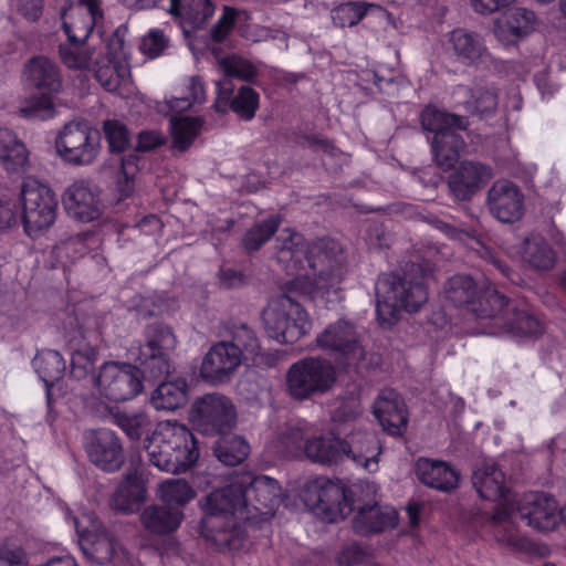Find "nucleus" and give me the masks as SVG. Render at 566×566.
<instances>
[{"label":"nucleus","instance_id":"19","mask_svg":"<svg viewBox=\"0 0 566 566\" xmlns=\"http://www.w3.org/2000/svg\"><path fill=\"white\" fill-rule=\"evenodd\" d=\"M492 177L493 170L490 166L480 161L464 160L449 175L448 187L455 200L468 201Z\"/></svg>","mask_w":566,"mask_h":566},{"label":"nucleus","instance_id":"29","mask_svg":"<svg viewBox=\"0 0 566 566\" xmlns=\"http://www.w3.org/2000/svg\"><path fill=\"white\" fill-rule=\"evenodd\" d=\"M429 222L434 228L440 230L442 233H444L450 239L459 240V241H462V242H465V243L468 241H471L472 242V244H471L472 249L478 250V252L481 254V256L489 258L490 261L492 262V264L505 277H507V279L513 281V277H512L513 271L511 270V268L506 263H504L501 260L496 259L492 254L491 250L488 247L484 245V243L482 241V238H481V234L476 230L470 229V228H461V227H458L455 224H451V223H449L447 221H443L441 219H438L436 217L431 218L429 220Z\"/></svg>","mask_w":566,"mask_h":566},{"label":"nucleus","instance_id":"3","mask_svg":"<svg viewBox=\"0 0 566 566\" xmlns=\"http://www.w3.org/2000/svg\"><path fill=\"white\" fill-rule=\"evenodd\" d=\"M149 462L170 473L187 471L199 458L191 431L177 421H161L145 446Z\"/></svg>","mask_w":566,"mask_h":566},{"label":"nucleus","instance_id":"10","mask_svg":"<svg viewBox=\"0 0 566 566\" xmlns=\"http://www.w3.org/2000/svg\"><path fill=\"white\" fill-rule=\"evenodd\" d=\"M352 495V491L340 481L318 480L305 490L304 502L316 516L335 523L354 511Z\"/></svg>","mask_w":566,"mask_h":566},{"label":"nucleus","instance_id":"31","mask_svg":"<svg viewBox=\"0 0 566 566\" xmlns=\"http://www.w3.org/2000/svg\"><path fill=\"white\" fill-rule=\"evenodd\" d=\"M0 164L9 174H24L30 167L29 151L10 129L0 128Z\"/></svg>","mask_w":566,"mask_h":566},{"label":"nucleus","instance_id":"33","mask_svg":"<svg viewBox=\"0 0 566 566\" xmlns=\"http://www.w3.org/2000/svg\"><path fill=\"white\" fill-rule=\"evenodd\" d=\"M182 520V510L167 505H149L140 514L144 528L155 535H167L175 532Z\"/></svg>","mask_w":566,"mask_h":566},{"label":"nucleus","instance_id":"34","mask_svg":"<svg viewBox=\"0 0 566 566\" xmlns=\"http://www.w3.org/2000/svg\"><path fill=\"white\" fill-rule=\"evenodd\" d=\"M145 500V489L136 471L128 472L109 500L112 509L122 513H134Z\"/></svg>","mask_w":566,"mask_h":566},{"label":"nucleus","instance_id":"52","mask_svg":"<svg viewBox=\"0 0 566 566\" xmlns=\"http://www.w3.org/2000/svg\"><path fill=\"white\" fill-rule=\"evenodd\" d=\"M114 422L132 440H138L149 427L150 421L145 412H117Z\"/></svg>","mask_w":566,"mask_h":566},{"label":"nucleus","instance_id":"9","mask_svg":"<svg viewBox=\"0 0 566 566\" xmlns=\"http://www.w3.org/2000/svg\"><path fill=\"white\" fill-rule=\"evenodd\" d=\"M223 80L217 82L218 95L213 107L219 113L228 109L248 119V61L232 54L218 59Z\"/></svg>","mask_w":566,"mask_h":566},{"label":"nucleus","instance_id":"37","mask_svg":"<svg viewBox=\"0 0 566 566\" xmlns=\"http://www.w3.org/2000/svg\"><path fill=\"white\" fill-rule=\"evenodd\" d=\"M509 310L511 312L501 335L507 334L515 338L533 339L542 334V323L526 307H521L514 302Z\"/></svg>","mask_w":566,"mask_h":566},{"label":"nucleus","instance_id":"2","mask_svg":"<svg viewBox=\"0 0 566 566\" xmlns=\"http://www.w3.org/2000/svg\"><path fill=\"white\" fill-rule=\"evenodd\" d=\"M431 274V264L423 260L378 279L376 312L381 326L390 327L399 319L402 310L416 312L427 302V282Z\"/></svg>","mask_w":566,"mask_h":566},{"label":"nucleus","instance_id":"61","mask_svg":"<svg viewBox=\"0 0 566 566\" xmlns=\"http://www.w3.org/2000/svg\"><path fill=\"white\" fill-rule=\"evenodd\" d=\"M235 15L237 12L234 9L224 7L223 14L211 31V36L216 42H221L224 40L233 27Z\"/></svg>","mask_w":566,"mask_h":566},{"label":"nucleus","instance_id":"42","mask_svg":"<svg viewBox=\"0 0 566 566\" xmlns=\"http://www.w3.org/2000/svg\"><path fill=\"white\" fill-rule=\"evenodd\" d=\"M61 61L69 69L88 70L92 67L97 53L95 49H91L86 41H72L61 43L59 48Z\"/></svg>","mask_w":566,"mask_h":566},{"label":"nucleus","instance_id":"25","mask_svg":"<svg viewBox=\"0 0 566 566\" xmlns=\"http://www.w3.org/2000/svg\"><path fill=\"white\" fill-rule=\"evenodd\" d=\"M282 490L279 482L268 475L250 473V505L261 521L271 518L280 505Z\"/></svg>","mask_w":566,"mask_h":566},{"label":"nucleus","instance_id":"64","mask_svg":"<svg viewBox=\"0 0 566 566\" xmlns=\"http://www.w3.org/2000/svg\"><path fill=\"white\" fill-rule=\"evenodd\" d=\"M219 283L226 289H234L244 284V274L230 268H221L219 271Z\"/></svg>","mask_w":566,"mask_h":566},{"label":"nucleus","instance_id":"47","mask_svg":"<svg viewBox=\"0 0 566 566\" xmlns=\"http://www.w3.org/2000/svg\"><path fill=\"white\" fill-rule=\"evenodd\" d=\"M195 495V490L184 479H168L159 485V497L168 507L181 510Z\"/></svg>","mask_w":566,"mask_h":566},{"label":"nucleus","instance_id":"32","mask_svg":"<svg viewBox=\"0 0 566 566\" xmlns=\"http://www.w3.org/2000/svg\"><path fill=\"white\" fill-rule=\"evenodd\" d=\"M505 475L494 462H482L472 474V483L479 495L489 501L505 497Z\"/></svg>","mask_w":566,"mask_h":566},{"label":"nucleus","instance_id":"62","mask_svg":"<svg viewBox=\"0 0 566 566\" xmlns=\"http://www.w3.org/2000/svg\"><path fill=\"white\" fill-rule=\"evenodd\" d=\"M105 56H101L108 62H127L125 44L123 39L117 35L112 36L104 48Z\"/></svg>","mask_w":566,"mask_h":566},{"label":"nucleus","instance_id":"8","mask_svg":"<svg viewBox=\"0 0 566 566\" xmlns=\"http://www.w3.org/2000/svg\"><path fill=\"white\" fill-rule=\"evenodd\" d=\"M20 201L25 233L36 239L54 222L57 200L54 192L38 179L25 178L21 185Z\"/></svg>","mask_w":566,"mask_h":566},{"label":"nucleus","instance_id":"27","mask_svg":"<svg viewBox=\"0 0 566 566\" xmlns=\"http://www.w3.org/2000/svg\"><path fill=\"white\" fill-rule=\"evenodd\" d=\"M398 524L396 510L378 503H366L358 507L353 520V528L359 535H368L394 528Z\"/></svg>","mask_w":566,"mask_h":566},{"label":"nucleus","instance_id":"5","mask_svg":"<svg viewBox=\"0 0 566 566\" xmlns=\"http://www.w3.org/2000/svg\"><path fill=\"white\" fill-rule=\"evenodd\" d=\"M247 482L244 479L232 482L222 489L212 491L206 499L205 510L208 515L239 516L242 524L229 522V530H221L211 538L219 545H226L231 549L241 547L247 538Z\"/></svg>","mask_w":566,"mask_h":566},{"label":"nucleus","instance_id":"57","mask_svg":"<svg viewBox=\"0 0 566 566\" xmlns=\"http://www.w3.org/2000/svg\"><path fill=\"white\" fill-rule=\"evenodd\" d=\"M94 239L95 237L88 232L77 233L57 244L54 251L57 255L66 256H70V251H74L81 256L86 252L87 243Z\"/></svg>","mask_w":566,"mask_h":566},{"label":"nucleus","instance_id":"1","mask_svg":"<svg viewBox=\"0 0 566 566\" xmlns=\"http://www.w3.org/2000/svg\"><path fill=\"white\" fill-rule=\"evenodd\" d=\"M276 243L277 262L294 277L286 284L287 292L269 301L261 317L270 338L279 344H293L310 332L312 324L292 294L298 292L312 298L336 294L347 273V255L334 239L308 243L289 228L281 231Z\"/></svg>","mask_w":566,"mask_h":566},{"label":"nucleus","instance_id":"55","mask_svg":"<svg viewBox=\"0 0 566 566\" xmlns=\"http://www.w3.org/2000/svg\"><path fill=\"white\" fill-rule=\"evenodd\" d=\"M104 133L112 151L120 153L128 144V130L116 120H106L104 123Z\"/></svg>","mask_w":566,"mask_h":566},{"label":"nucleus","instance_id":"41","mask_svg":"<svg viewBox=\"0 0 566 566\" xmlns=\"http://www.w3.org/2000/svg\"><path fill=\"white\" fill-rule=\"evenodd\" d=\"M522 256L536 270H551L556 261V254L548 242L541 235H531L523 242Z\"/></svg>","mask_w":566,"mask_h":566},{"label":"nucleus","instance_id":"40","mask_svg":"<svg viewBox=\"0 0 566 566\" xmlns=\"http://www.w3.org/2000/svg\"><path fill=\"white\" fill-rule=\"evenodd\" d=\"M240 363V356H205L200 376L210 385L223 384L231 379Z\"/></svg>","mask_w":566,"mask_h":566},{"label":"nucleus","instance_id":"56","mask_svg":"<svg viewBox=\"0 0 566 566\" xmlns=\"http://www.w3.org/2000/svg\"><path fill=\"white\" fill-rule=\"evenodd\" d=\"M168 39L163 31L153 29L140 42V51L150 59L159 56L168 46Z\"/></svg>","mask_w":566,"mask_h":566},{"label":"nucleus","instance_id":"63","mask_svg":"<svg viewBox=\"0 0 566 566\" xmlns=\"http://www.w3.org/2000/svg\"><path fill=\"white\" fill-rule=\"evenodd\" d=\"M17 10L29 21H36L43 11V0H18Z\"/></svg>","mask_w":566,"mask_h":566},{"label":"nucleus","instance_id":"60","mask_svg":"<svg viewBox=\"0 0 566 566\" xmlns=\"http://www.w3.org/2000/svg\"><path fill=\"white\" fill-rule=\"evenodd\" d=\"M365 242L370 250H381L389 244V235L382 224L373 222L365 233Z\"/></svg>","mask_w":566,"mask_h":566},{"label":"nucleus","instance_id":"59","mask_svg":"<svg viewBox=\"0 0 566 566\" xmlns=\"http://www.w3.org/2000/svg\"><path fill=\"white\" fill-rule=\"evenodd\" d=\"M66 373L74 379H83L94 370L95 356H67Z\"/></svg>","mask_w":566,"mask_h":566},{"label":"nucleus","instance_id":"30","mask_svg":"<svg viewBox=\"0 0 566 566\" xmlns=\"http://www.w3.org/2000/svg\"><path fill=\"white\" fill-rule=\"evenodd\" d=\"M535 24V14L525 8L507 10L495 23L494 34L503 44L514 43L518 38L528 34Z\"/></svg>","mask_w":566,"mask_h":566},{"label":"nucleus","instance_id":"6","mask_svg":"<svg viewBox=\"0 0 566 566\" xmlns=\"http://www.w3.org/2000/svg\"><path fill=\"white\" fill-rule=\"evenodd\" d=\"M336 381L334 365L321 357L306 356L294 363L286 374V391L303 401L329 391Z\"/></svg>","mask_w":566,"mask_h":566},{"label":"nucleus","instance_id":"22","mask_svg":"<svg viewBox=\"0 0 566 566\" xmlns=\"http://www.w3.org/2000/svg\"><path fill=\"white\" fill-rule=\"evenodd\" d=\"M513 305V301L506 298L496 290L488 289L480 292L470 313H472L478 321L489 322L484 333L490 335H501L511 312L509 307Z\"/></svg>","mask_w":566,"mask_h":566},{"label":"nucleus","instance_id":"38","mask_svg":"<svg viewBox=\"0 0 566 566\" xmlns=\"http://www.w3.org/2000/svg\"><path fill=\"white\" fill-rule=\"evenodd\" d=\"M188 400L187 382L182 378L161 382L153 392L150 402L157 410H176Z\"/></svg>","mask_w":566,"mask_h":566},{"label":"nucleus","instance_id":"36","mask_svg":"<svg viewBox=\"0 0 566 566\" xmlns=\"http://www.w3.org/2000/svg\"><path fill=\"white\" fill-rule=\"evenodd\" d=\"M485 525L497 543L516 549H523L525 547V541L517 533L512 521V515L507 510L497 509L492 514H486Z\"/></svg>","mask_w":566,"mask_h":566},{"label":"nucleus","instance_id":"17","mask_svg":"<svg viewBox=\"0 0 566 566\" xmlns=\"http://www.w3.org/2000/svg\"><path fill=\"white\" fill-rule=\"evenodd\" d=\"M486 207L502 223L518 221L524 212V196L512 181L499 179L488 190Z\"/></svg>","mask_w":566,"mask_h":566},{"label":"nucleus","instance_id":"28","mask_svg":"<svg viewBox=\"0 0 566 566\" xmlns=\"http://www.w3.org/2000/svg\"><path fill=\"white\" fill-rule=\"evenodd\" d=\"M102 53L95 57L92 67L96 81L111 93L125 96L132 92V77L128 62H108L101 59Z\"/></svg>","mask_w":566,"mask_h":566},{"label":"nucleus","instance_id":"58","mask_svg":"<svg viewBox=\"0 0 566 566\" xmlns=\"http://www.w3.org/2000/svg\"><path fill=\"white\" fill-rule=\"evenodd\" d=\"M137 171V157L134 155L124 156L120 159V174L124 178H118V190L122 197H128L133 191V178Z\"/></svg>","mask_w":566,"mask_h":566},{"label":"nucleus","instance_id":"50","mask_svg":"<svg viewBox=\"0 0 566 566\" xmlns=\"http://www.w3.org/2000/svg\"><path fill=\"white\" fill-rule=\"evenodd\" d=\"M67 10L69 8L65 6L61 9L62 25L67 40L86 41L93 31L97 17L77 11L74 21L70 22L66 17Z\"/></svg>","mask_w":566,"mask_h":566},{"label":"nucleus","instance_id":"53","mask_svg":"<svg viewBox=\"0 0 566 566\" xmlns=\"http://www.w3.org/2000/svg\"><path fill=\"white\" fill-rule=\"evenodd\" d=\"M279 224L280 218L274 214L258 218L250 228V251L264 244L276 232Z\"/></svg>","mask_w":566,"mask_h":566},{"label":"nucleus","instance_id":"35","mask_svg":"<svg viewBox=\"0 0 566 566\" xmlns=\"http://www.w3.org/2000/svg\"><path fill=\"white\" fill-rule=\"evenodd\" d=\"M480 289L472 276L457 274L443 285V297L454 307H465L469 312L480 294Z\"/></svg>","mask_w":566,"mask_h":566},{"label":"nucleus","instance_id":"39","mask_svg":"<svg viewBox=\"0 0 566 566\" xmlns=\"http://www.w3.org/2000/svg\"><path fill=\"white\" fill-rule=\"evenodd\" d=\"M169 12L191 28H200L214 12L209 0H170Z\"/></svg>","mask_w":566,"mask_h":566},{"label":"nucleus","instance_id":"44","mask_svg":"<svg viewBox=\"0 0 566 566\" xmlns=\"http://www.w3.org/2000/svg\"><path fill=\"white\" fill-rule=\"evenodd\" d=\"M203 120L199 117H171L170 130L174 149L185 153L201 133Z\"/></svg>","mask_w":566,"mask_h":566},{"label":"nucleus","instance_id":"20","mask_svg":"<svg viewBox=\"0 0 566 566\" xmlns=\"http://www.w3.org/2000/svg\"><path fill=\"white\" fill-rule=\"evenodd\" d=\"M373 412L387 433L400 437L408 427V410L402 397L392 388L381 389L373 405Z\"/></svg>","mask_w":566,"mask_h":566},{"label":"nucleus","instance_id":"15","mask_svg":"<svg viewBox=\"0 0 566 566\" xmlns=\"http://www.w3.org/2000/svg\"><path fill=\"white\" fill-rule=\"evenodd\" d=\"M559 512L557 501L544 492L525 494L516 506V515L539 532L554 530L560 520Z\"/></svg>","mask_w":566,"mask_h":566},{"label":"nucleus","instance_id":"4","mask_svg":"<svg viewBox=\"0 0 566 566\" xmlns=\"http://www.w3.org/2000/svg\"><path fill=\"white\" fill-rule=\"evenodd\" d=\"M421 125L433 134L430 144L436 164L444 171L452 169L465 148L461 132L469 126L467 117L426 107L421 113Z\"/></svg>","mask_w":566,"mask_h":566},{"label":"nucleus","instance_id":"43","mask_svg":"<svg viewBox=\"0 0 566 566\" xmlns=\"http://www.w3.org/2000/svg\"><path fill=\"white\" fill-rule=\"evenodd\" d=\"M305 453L308 459L322 464H336L342 460V444L337 437H319L306 440Z\"/></svg>","mask_w":566,"mask_h":566},{"label":"nucleus","instance_id":"11","mask_svg":"<svg viewBox=\"0 0 566 566\" xmlns=\"http://www.w3.org/2000/svg\"><path fill=\"white\" fill-rule=\"evenodd\" d=\"M98 130L88 123L70 122L63 126L55 139L59 156L66 163L85 166L92 164L101 150Z\"/></svg>","mask_w":566,"mask_h":566},{"label":"nucleus","instance_id":"24","mask_svg":"<svg viewBox=\"0 0 566 566\" xmlns=\"http://www.w3.org/2000/svg\"><path fill=\"white\" fill-rule=\"evenodd\" d=\"M417 479L431 489L451 492L458 488L460 474L448 462L429 458H419L415 464Z\"/></svg>","mask_w":566,"mask_h":566},{"label":"nucleus","instance_id":"45","mask_svg":"<svg viewBox=\"0 0 566 566\" xmlns=\"http://www.w3.org/2000/svg\"><path fill=\"white\" fill-rule=\"evenodd\" d=\"M216 441L213 453L224 465L233 467L241 464L248 457V446L242 436H226Z\"/></svg>","mask_w":566,"mask_h":566},{"label":"nucleus","instance_id":"13","mask_svg":"<svg viewBox=\"0 0 566 566\" xmlns=\"http://www.w3.org/2000/svg\"><path fill=\"white\" fill-rule=\"evenodd\" d=\"M97 384L101 394L116 402L130 400L143 390L138 368L130 364L104 363Z\"/></svg>","mask_w":566,"mask_h":566},{"label":"nucleus","instance_id":"12","mask_svg":"<svg viewBox=\"0 0 566 566\" xmlns=\"http://www.w3.org/2000/svg\"><path fill=\"white\" fill-rule=\"evenodd\" d=\"M190 418L196 430L203 434H226L235 427L237 411L228 397L207 394L196 399Z\"/></svg>","mask_w":566,"mask_h":566},{"label":"nucleus","instance_id":"21","mask_svg":"<svg viewBox=\"0 0 566 566\" xmlns=\"http://www.w3.org/2000/svg\"><path fill=\"white\" fill-rule=\"evenodd\" d=\"M86 518L90 521L87 526H83V522L75 520V527L84 555L97 564L111 560L117 549L115 539L97 518L92 516H86Z\"/></svg>","mask_w":566,"mask_h":566},{"label":"nucleus","instance_id":"48","mask_svg":"<svg viewBox=\"0 0 566 566\" xmlns=\"http://www.w3.org/2000/svg\"><path fill=\"white\" fill-rule=\"evenodd\" d=\"M458 93L470 96L469 99L463 102L464 108L470 113H478L481 115L492 113L497 105V96L494 91L482 86L469 88L459 86Z\"/></svg>","mask_w":566,"mask_h":566},{"label":"nucleus","instance_id":"16","mask_svg":"<svg viewBox=\"0 0 566 566\" xmlns=\"http://www.w3.org/2000/svg\"><path fill=\"white\" fill-rule=\"evenodd\" d=\"M369 337L357 331L356 326L345 319L329 324L316 338V346L321 350L337 354H365L368 349Z\"/></svg>","mask_w":566,"mask_h":566},{"label":"nucleus","instance_id":"18","mask_svg":"<svg viewBox=\"0 0 566 566\" xmlns=\"http://www.w3.org/2000/svg\"><path fill=\"white\" fill-rule=\"evenodd\" d=\"M62 202L66 213L81 222H92L102 214L103 205L96 188L86 180H75L65 190Z\"/></svg>","mask_w":566,"mask_h":566},{"label":"nucleus","instance_id":"7","mask_svg":"<svg viewBox=\"0 0 566 566\" xmlns=\"http://www.w3.org/2000/svg\"><path fill=\"white\" fill-rule=\"evenodd\" d=\"M25 76L29 83L39 90L41 96L32 98L21 108V114L31 119H49L54 117L55 107L52 95L62 87L59 66L45 56H35L25 65Z\"/></svg>","mask_w":566,"mask_h":566},{"label":"nucleus","instance_id":"14","mask_svg":"<svg viewBox=\"0 0 566 566\" xmlns=\"http://www.w3.org/2000/svg\"><path fill=\"white\" fill-rule=\"evenodd\" d=\"M85 452L91 463L105 472L118 471L125 461L119 437L109 429L87 430L83 436Z\"/></svg>","mask_w":566,"mask_h":566},{"label":"nucleus","instance_id":"51","mask_svg":"<svg viewBox=\"0 0 566 566\" xmlns=\"http://www.w3.org/2000/svg\"><path fill=\"white\" fill-rule=\"evenodd\" d=\"M368 8L374 6L365 2L343 3L332 11L333 22L340 28L353 27L366 15Z\"/></svg>","mask_w":566,"mask_h":566},{"label":"nucleus","instance_id":"49","mask_svg":"<svg viewBox=\"0 0 566 566\" xmlns=\"http://www.w3.org/2000/svg\"><path fill=\"white\" fill-rule=\"evenodd\" d=\"M144 335L146 347L151 354H167L175 349L176 337L166 325H149L146 327Z\"/></svg>","mask_w":566,"mask_h":566},{"label":"nucleus","instance_id":"26","mask_svg":"<svg viewBox=\"0 0 566 566\" xmlns=\"http://www.w3.org/2000/svg\"><path fill=\"white\" fill-rule=\"evenodd\" d=\"M342 460H350L357 465L369 469L377 463L380 447L374 433L354 430L345 439H340Z\"/></svg>","mask_w":566,"mask_h":566},{"label":"nucleus","instance_id":"54","mask_svg":"<svg viewBox=\"0 0 566 566\" xmlns=\"http://www.w3.org/2000/svg\"><path fill=\"white\" fill-rule=\"evenodd\" d=\"M137 368L142 382L146 379L155 380L164 375L169 376L175 373L168 356H145Z\"/></svg>","mask_w":566,"mask_h":566},{"label":"nucleus","instance_id":"23","mask_svg":"<svg viewBox=\"0 0 566 566\" xmlns=\"http://www.w3.org/2000/svg\"><path fill=\"white\" fill-rule=\"evenodd\" d=\"M448 48L455 61L465 66L480 65L491 56L484 38L465 29H455L449 33Z\"/></svg>","mask_w":566,"mask_h":566},{"label":"nucleus","instance_id":"46","mask_svg":"<svg viewBox=\"0 0 566 566\" xmlns=\"http://www.w3.org/2000/svg\"><path fill=\"white\" fill-rule=\"evenodd\" d=\"M32 365L46 386V399L48 406L50 407V388L53 386L54 381L66 374V360L64 356H34Z\"/></svg>","mask_w":566,"mask_h":566}]
</instances>
